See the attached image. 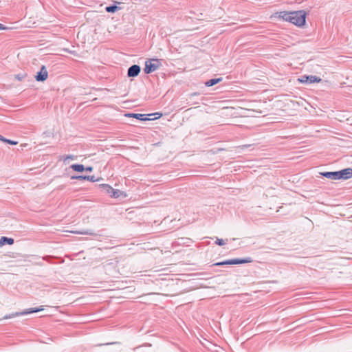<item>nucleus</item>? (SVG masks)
I'll return each instance as SVG.
<instances>
[{
    "label": "nucleus",
    "mask_w": 352,
    "mask_h": 352,
    "mask_svg": "<svg viewBox=\"0 0 352 352\" xmlns=\"http://www.w3.org/2000/svg\"><path fill=\"white\" fill-rule=\"evenodd\" d=\"M274 16L290 23L296 27L303 28L306 24L307 12L303 10L297 11L284 10L276 12Z\"/></svg>",
    "instance_id": "obj_1"
},
{
    "label": "nucleus",
    "mask_w": 352,
    "mask_h": 352,
    "mask_svg": "<svg viewBox=\"0 0 352 352\" xmlns=\"http://www.w3.org/2000/svg\"><path fill=\"white\" fill-rule=\"evenodd\" d=\"M43 309H44L42 306H41L40 307H38V308H30V309H28L25 311H22V312H16V313H13V314H10L9 316H5L2 318V319H9V318H14V317H17V316H23L25 314L36 313V312H38L40 311H43Z\"/></svg>",
    "instance_id": "obj_2"
},
{
    "label": "nucleus",
    "mask_w": 352,
    "mask_h": 352,
    "mask_svg": "<svg viewBox=\"0 0 352 352\" xmlns=\"http://www.w3.org/2000/svg\"><path fill=\"white\" fill-rule=\"evenodd\" d=\"M252 260L250 258L248 259H232V260H228L223 262L217 263L214 264V265H236V264H242V263H250Z\"/></svg>",
    "instance_id": "obj_3"
},
{
    "label": "nucleus",
    "mask_w": 352,
    "mask_h": 352,
    "mask_svg": "<svg viewBox=\"0 0 352 352\" xmlns=\"http://www.w3.org/2000/svg\"><path fill=\"white\" fill-rule=\"evenodd\" d=\"M48 78V72L45 66L43 65L41 70L35 76V79L38 82H43Z\"/></svg>",
    "instance_id": "obj_4"
},
{
    "label": "nucleus",
    "mask_w": 352,
    "mask_h": 352,
    "mask_svg": "<svg viewBox=\"0 0 352 352\" xmlns=\"http://www.w3.org/2000/svg\"><path fill=\"white\" fill-rule=\"evenodd\" d=\"M338 179H349L352 177V169L346 168L340 171H338Z\"/></svg>",
    "instance_id": "obj_5"
},
{
    "label": "nucleus",
    "mask_w": 352,
    "mask_h": 352,
    "mask_svg": "<svg viewBox=\"0 0 352 352\" xmlns=\"http://www.w3.org/2000/svg\"><path fill=\"white\" fill-rule=\"evenodd\" d=\"M140 72V67L137 65H132L128 70V76L129 77H135Z\"/></svg>",
    "instance_id": "obj_6"
},
{
    "label": "nucleus",
    "mask_w": 352,
    "mask_h": 352,
    "mask_svg": "<svg viewBox=\"0 0 352 352\" xmlns=\"http://www.w3.org/2000/svg\"><path fill=\"white\" fill-rule=\"evenodd\" d=\"M157 68V65L151 61L146 62L144 72L146 74H150L155 71Z\"/></svg>",
    "instance_id": "obj_7"
},
{
    "label": "nucleus",
    "mask_w": 352,
    "mask_h": 352,
    "mask_svg": "<svg viewBox=\"0 0 352 352\" xmlns=\"http://www.w3.org/2000/svg\"><path fill=\"white\" fill-rule=\"evenodd\" d=\"M127 196H128V195L126 194V192L120 190H118V189H114L113 194H111V197L116 198V199H118L120 197L125 198Z\"/></svg>",
    "instance_id": "obj_8"
},
{
    "label": "nucleus",
    "mask_w": 352,
    "mask_h": 352,
    "mask_svg": "<svg viewBox=\"0 0 352 352\" xmlns=\"http://www.w3.org/2000/svg\"><path fill=\"white\" fill-rule=\"evenodd\" d=\"M324 177L331 179H338V175L337 172H324L321 173Z\"/></svg>",
    "instance_id": "obj_9"
},
{
    "label": "nucleus",
    "mask_w": 352,
    "mask_h": 352,
    "mask_svg": "<svg viewBox=\"0 0 352 352\" xmlns=\"http://www.w3.org/2000/svg\"><path fill=\"white\" fill-rule=\"evenodd\" d=\"M100 188L102 191L108 194L111 197V194H113L114 188L109 184H102L100 185Z\"/></svg>",
    "instance_id": "obj_10"
},
{
    "label": "nucleus",
    "mask_w": 352,
    "mask_h": 352,
    "mask_svg": "<svg viewBox=\"0 0 352 352\" xmlns=\"http://www.w3.org/2000/svg\"><path fill=\"white\" fill-rule=\"evenodd\" d=\"M101 162H102V160H100L96 162L95 165H93L92 166H89V173H91L94 168H96V169L98 170L100 173H101L102 168L103 167V164Z\"/></svg>",
    "instance_id": "obj_11"
},
{
    "label": "nucleus",
    "mask_w": 352,
    "mask_h": 352,
    "mask_svg": "<svg viewBox=\"0 0 352 352\" xmlns=\"http://www.w3.org/2000/svg\"><path fill=\"white\" fill-rule=\"evenodd\" d=\"M6 243L8 245H12L14 243V239L6 236H2L0 239V246L4 245Z\"/></svg>",
    "instance_id": "obj_12"
},
{
    "label": "nucleus",
    "mask_w": 352,
    "mask_h": 352,
    "mask_svg": "<svg viewBox=\"0 0 352 352\" xmlns=\"http://www.w3.org/2000/svg\"><path fill=\"white\" fill-rule=\"evenodd\" d=\"M128 117L135 118L140 120H146L147 118L145 117V114H140V113H129L126 115Z\"/></svg>",
    "instance_id": "obj_13"
},
{
    "label": "nucleus",
    "mask_w": 352,
    "mask_h": 352,
    "mask_svg": "<svg viewBox=\"0 0 352 352\" xmlns=\"http://www.w3.org/2000/svg\"><path fill=\"white\" fill-rule=\"evenodd\" d=\"M221 80H222L221 78L210 79V80L206 81L205 85L207 87H211L214 85L217 84L218 82H220Z\"/></svg>",
    "instance_id": "obj_14"
},
{
    "label": "nucleus",
    "mask_w": 352,
    "mask_h": 352,
    "mask_svg": "<svg viewBox=\"0 0 352 352\" xmlns=\"http://www.w3.org/2000/svg\"><path fill=\"white\" fill-rule=\"evenodd\" d=\"M308 83H318L322 81V79L316 76H308Z\"/></svg>",
    "instance_id": "obj_15"
},
{
    "label": "nucleus",
    "mask_w": 352,
    "mask_h": 352,
    "mask_svg": "<svg viewBox=\"0 0 352 352\" xmlns=\"http://www.w3.org/2000/svg\"><path fill=\"white\" fill-rule=\"evenodd\" d=\"M70 168L77 172H82L85 170V168L82 164H72Z\"/></svg>",
    "instance_id": "obj_16"
},
{
    "label": "nucleus",
    "mask_w": 352,
    "mask_h": 352,
    "mask_svg": "<svg viewBox=\"0 0 352 352\" xmlns=\"http://www.w3.org/2000/svg\"><path fill=\"white\" fill-rule=\"evenodd\" d=\"M119 9L118 6H108L106 8V11L108 12H115Z\"/></svg>",
    "instance_id": "obj_17"
},
{
    "label": "nucleus",
    "mask_w": 352,
    "mask_h": 352,
    "mask_svg": "<svg viewBox=\"0 0 352 352\" xmlns=\"http://www.w3.org/2000/svg\"><path fill=\"white\" fill-rule=\"evenodd\" d=\"M308 76H302L301 78L298 79V81L300 83H308Z\"/></svg>",
    "instance_id": "obj_18"
},
{
    "label": "nucleus",
    "mask_w": 352,
    "mask_h": 352,
    "mask_svg": "<svg viewBox=\"0 0 352 352\" xmlns=\"http://www.w3.org/2000/svg\"><path fill=\"white\" fill-rule=\"evenodd\" d=\"M100 179H101V177L100 175L95 176V175H89V181L92 182H98Z\"/></svg>",
    "instance_id": "obj_19"
},
{
    "label": "nucleus",
    "mask_w": 352,
    "mask_h": 352,
    "mask_svg": "<svg viewBox=\"0 0 352 352\" xmlns=\"http://www.w3.org/2000/svg\"><path fill=\"white\" fill-rule=\"evenodd\" d=\"M72 179H87V177L86 176H72Z\"/></svg>",
    "instance_id": "obj_20"
},
{
    "label": "nucleus",
    "mask_w": 352,
    "mask_h": 352,
    "mask_svg": "<svg viewBox=\"0 0 352 352\" xmlns=\"http://www.w3.org/2000/svg\"><path fill=\"white\" fill-rule=\"evenodd\" d=\"M3 142H6L10 144H12V145H16L17 144V142H15V141H12V140H3Z\"/></svg>",
    "instance_id": "obj_21"
},
{
    "label": "nucleus",
    "mask_w": 352,
    "mask_h": 352,
    "mask_svg": "<svg viewBox=\"0 0 352 352\" xmlns=\"http://www.w3.org/2000/svg\"><path fill=\"white\" fill-rule=\"evenodd\" d=\"M216 243L219 245H223L225 244L223 239H217Z\"/></svg>",
    "instance_id": "obj_22"
},
{
    "label": "nucleus",
    "mask_w": 352,
    "mask_h": 352,
    "mask_svg": "<svg viewBox=\"0 0 352 352\" xmlns=\"http://www.w3.org/2000/svg\"><path fill=\"white\" fill-rule=\"evenodd\" d=\"M68 159H72V160H74V156L73 155H69V156H67L65 158H64L63 160V162L65 164H67V160Z\"/></svg>",
    "instance_id": "obj_23"
},
{
    "label": "nucleus",
    "mask_w": 352,
    "mask_h": 352,
    "mask_svg": "<svg viewBox=\"0 0 352 352\" xmlns=\"http://www.w3.org/2000/svg\"><path fill=\"white\" fill-rule=\"evenodd\" d=\"M85 34L78 33V38L79 40H82V41L85 38Z\"/></svg>",
    "instance_id": "obj_24"
},
{
    "label": "nucleus",
    "mask_w": 352,
    "mask_h": 352,
    "mask_svg": "<svg viewBox=\"0 0 352 352\" xmlns=\"http://www.w3.org/2000/svg\"><path fill=\"white\" fill-rule=\"evenodd\" d=\"M6 29H7L6 27H4L2 24L0 23V30H4Z\"/></svg>",
    "instance_id": "obj_25"
},
{
    "label": "nucleus",
    "mask_w": 352,
    "mask_h": 352,
    "mask_svg": "<svg viewBox=\"0 0 352 352\" xmlns=\"http://www.w3.org/2000/svg\"><path fill=\"white\" fill-rule=\"evenodd\" d=\"M0 140L3 141V140H5L4 138H3L1 135H0Z\"/></svg>",
    "instance_id": "obj_26"
},
{
    "label": "nucleus",
    "mask_w": 352,
    "mask_h": 352,
    "mask_svg": "<svg viewBox=\"0 0 352 352\" xmlns=\"http://www.w3.org/2000/svg\"><path fill=\"white\" fill-rule=\"evenodd\" d=\"M156 114H158L159 117L162 116V113H157Z\"/></svg>",
    "instance_id": "obj_27"
},
{
    "label": "nucleus",
    "mask_w": 352,
    "mask_h": 352,
    "mask_svg": "<svg viewBox=\"0 0 352 352\" xmlns=\"http://www.w3.org/2000/svg\"><path fill=\"white\" fill-rule=\"evenodd\" d=\"M96 100V98H94L91 99V100H92V101Z\"/></svg>",
    "instance_id": "obj_28"
},
{
    "label": "nucleus",
    "mask_w": 352,
    "mask_h": 352,
    "mask_svg": "<svg viewBox=\"0 0 352 352\" xmlns=\"http://www.w3.org/2000/svg\"><path fill=\"white\" fill-rule=\"evenodd\" d=\"M256 112L258 113H261V111H255Z\"/></svg>",
    "instance_id": "obj_29"
}]
</instances>
